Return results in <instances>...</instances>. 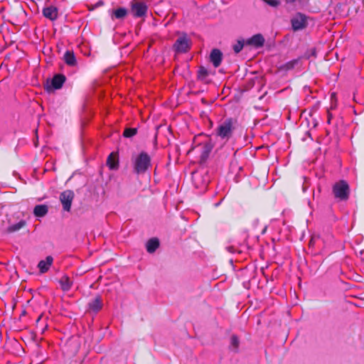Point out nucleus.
Instances as JSON below:
<instances>
[{
  "label": "nucleus",
  "instance_id": "2eb2a0df",
  "mask_svg": "<svg viewBox=\"0 0 364 364\" xmlns=\"http://www.w3.org/2000/svg\"><path fill=\"white\" fill-rule=\"evenodd\" d=\"M48 211V208L46 205H37L33 209V214L36 217H43Z\"/></svg>",
  "mask_w": 364,
  "mask_h": 364
},
{
  "label": "nucleus",
  "instance_id": "a211bd4d",
  "mask_svg": "<svg viewBox=\"0 0 364 364\" xmlns=\"http://www.w3.org/2000/svg\"><path fill=\"white\" fill-rule=\"evenodd\" d=\"M61 289L63 291H68L71 288L72 282L67 275H63L59 280Z\"/></svg>",
  "mask_w": 364,
  "mask_h": 364
},
{
  "label": "nucleus",
  "instance_id": "f3484780",
  "mask_svg": "<svg viewBox=\"0 0 364 364\" xmlns=\"http://www.w3.org/2000/svg\"><path fill=\"white\" fill-rule=\"evenodd\" d=\"M159 246V241L157 238H151L146 242V250L149 253H153Z\"/></svg>",
  "mask_w": 364,
  "mask_h": 364
},
{
  "label": "nucleus",
  "instance_id": "6e6552de",
  "mask_svg": "<svg viewBox=\"0 0 364 364\" xmlns=\"http://www.w3.org/2000/svg\"><path fill=\"white\" fill-rule=\"evenodd\" d=\"M264 42V38L260 33L255 34L245 41L246 46H249L255 48L262 47Z\"/></svg>",
  "mask_w": 364,
  "mask_h": 364
},
{
  "label": "nucleus",
  "instance_id": "5701e85b",
  "mask_svg": "<svg viewBox=\"0 0 364 364\" xmlns=\"http://www.w3.org/2000/svg\"><path fill=\"white\" fill-rule=\"evenodd\" d=\"M137 133L136 128H127L124 131L123 136L127 138L132 137Z\"/></svg>",
  "mask_w": 364,
  "mask_h": 364
},
{
  "label": "nucleus",
  "instance_id": "4468645a",
  "mask_svg": "<svg viewBox=\"0 0 364 364\" xmlns=\"http://www.w3.org/2000/svg\"><path fill=\"white\" fill-rule=\"evenodd\" d=\"M89 309L94 311H99L102 307V299L100 296H97L95 299L91 301L89 304Z\"/></svg>",
  "mask_w": 364,
  "mask_h": 364
},
{
  "label": "nucleus",
  "instance_id": "cd10ccee",
  "mask_svg": "<svg viewBox=\"0 0 364 364\" xmlns=\"http://www.w3.org/2000/svg\"><path fill=\"white\" fill-rule=\"evenodd\" d=\"M103 4V2L102 1H100L98 3H97V5H102Z\"/></svg>",
  "mask_w": 364,
  "mask_h": 364
},
{
  "label": "nucleus",
  "instance_id": "aec40b11",
  "mask_svg": "<svg viewBox=\"0 0 364 364\" xmlns=\"http://www.w3.org/2000/svg\"><path fill=\"white\" fill-rule=\"evenodd\" d=\"M26 225V221L23 220H20L16 224L11 225L8 227L7 231L9 232H14L19 230Z\"/></svg>",
  "mask_w": 364,
  "mask_h": 364
},
{
  "label": "nucleus",
  "instance_id": "412c9836",
  "mask_svg": "<svg viewBox=\"0 0 364 364\" xmlns=\"http://www.w3.org/2000/svg\"><path fill=\"white\" fill-rule=\"evenodd\" d=\"M246 46L245 41L239 40L233 46V50L236 53H240L243 47Z\"/></svg>",
  "mask_w": 364,
  "mask_h": 364
},
{
  "label": "nucleus",
  "instance_id": "1a4fd4ad",
  "mask_svg": "<svg viewBox=\"0 0 364 364\" xmlns=\"http://www.w3.org/2000/svg\"><path fill=\"white\" fill-rule=\"evenodd\" d=\"M43 14L50 21H54L58 18V9L53 6H47L43 9Z\"/></svg>",
  "mask_w": 364,
  "mask_h": 364
},
{
  "label": "nucleus",
  "instance_id": "b1692460",
  "mask_svg": "<svg viewBox=\"0 0 364 364\" xmlns=\"http://www.w3.org/2000/svg\"><path fill=\"white\" fill-rule=\"evenodd\" d=\"M230 344L233 350H236L237 349L239 346V339L236 336L233 335L231 336Z\"/></svg>",
  "mask_w": 364,
  "mask_h": 364
},
{
  "label": "nucleus",
  "instance_id": "9d476101",
  "mask_svg": "<svg viewBox=\"0 0 364 364\" xmlns=\"http://www.w3.org/2000/svg\"><path fill=\"white\" fill-rule=\"evenodd\" d=\"M223 54L218 49H213L210 55V59L215 68H218L222 61Z\"/></svg>",
  "mask_w": 364,
  "mask_h": 364
},
{
  "label": "nucleus",
  "instance_id": "f8f14e48",
  "mask_svg": "<svg viewBox=\"0 0 364 364\" xmlns=\"http://www.w3.org/2000/svg\"><path fill=\"white\" fill-rule=\"evenodd\" d=\"M53 259L51 256H47L45 260L39 262L38 267L41 273L46 272L53 263Z\"/></svg>",
  "mask_w": 364,
  "mask_h": 364
},
{
  "label": "nucleus",
  "instance_id": "20e7f679",
  "mask_svg": "<svg viewBox=\"0 0 364 364\" xmlns=\"http://www.w3.org/2000/svg\"><path fill=\"white\" fill-rule=\"evenodd\" d=\"M148 11L146 3L140 1H132L130 3V13L134 18L144 17Z\"/></svg>",
  "mask_w": 364,
  "mask_h": 364
},
{
  "label": "nucleus",
  "instance_id": "0eeeda50",
  "mask_svg": "<svg viewBox=\"0 0 364 364\" xmlns=\"http://www.w3.org/2000/svg\"><path fill=\"white\" fill-rule=\"evenodd\" d=\"M74 198V193L70 190H67L61 193L60 200L63 205V210L69 212L70 210L72 202Z\"/></svg>",
  "mask_w": 364,
  "mask_h": 364
},
{
  "label": "nucleus",
  "instance_id": "dca6fc26",
  "mask_svg": "<svg viewBox=\"0 0 364 364\" xmlns=\"http://www.w3.org/2000/svg\"><path fill=\"white\" fill-rule=\"evenodd\" d=\"M64 60L68 65L75 66L77 63L75 56L73 52L68 50L64 54Z\"/></svg>",
  "mask_w": 364,
  "mask_h": 364
},
{
  "label": "nucleus",
  "instance_id": "f257e3e1",
  "mask_svg": "<svg viewBox=\"0 0 364 364\" xmlns=\"http://www.w3.org/2000/svg\"><path fill=\"white\" fill-rule=\"evenodd\" d=\"M237 122L232 118H227L221 122L215 129L216 135L220 139L228 141L233 134L234 131L236 129Z\"/></svg>",
  "mask_w": 364,
  "mask_h": 364
},
{
  "label": "nucleus",
  "instance_id": "423d86ee",
  "mask_svg": "<svg viewBox=\"0 0 364 364\" xmlns=\"http://www.w3.org/2000/svg\"><path fill=\"white\" fill-rule=\"evenodd\" d=\"M291 26L294 31H299L304 28L307 25V18L304 14L297 13L291 20Z\"/></svg>",
  "mask_w": 364,
  "mask_h": 364
},
{
  "label": "nucleus",
  "instance_id": "4be33fe9",
  "mask_svg": "<svg viewBox=\"0 0 364 364\" xmlns=\"http://www.w3.org/2000/svg\"><path fill=\"white\" fill-rule=\"evenodd\" d=\"M309 0H285L287 4H295L296 6L303 7L308 4Z\"/></svg>",
  "mask_w": 364,
  "mask_h": 364
},
{
  "label": "nucleus",
  "instance_id": "9b49d317",
  "mask_svg": "<svg viewBox=\"0 0 364 364\" xmlns=\"http://www.w3.org/2000/svg\"><path fill=\"white\" fill-rule=\"evenodd\" d=\"M107 165L111 170H116L119 167V160L117 155L114 153H111L107 159Z\"/></svg>",
  "mask_w": 364,
  "mask_h": 364
},
{
  "label": "nucleus",
  "instance_id": "bb28decb",
  "mask_svg": "<svg viewBox=\"0 0 364 364\" xmlns=\"http://www.w3.org/2000/svg\"><path fill=\"white\" fill-rule=\"evenodd\" d=\"M331 114L328 113V122L330 123V120H331Z\"/></svg>",
  "mask_w": 364,
  "mask_h": 364
},
{
  "label": "nucleus",
  "instance_id": "6ab92c4d",
  "mask_svg": "<svg viewBox=\"0 0 364 364\" xmlns=\"http://www.w3.org/2000/svg\"><path fill=\"white\" fill-rule=\"evenodd\" d=\"M128 11L127 9L120 7L112 11V17L117 19L124 18L127 15Z\"/></svg>",
  "mask_w": 364,
  "mask_h": 364
},
{
  "label": "nucleus",
  "instance_id": "a878e982",
  "mask_svg": "<svg viewBox=\"0 0 364 364\" xmlns=\"http://www.w3.org/2000/svg\"><path fill=\"white\" fill-rule=\"evenodd\" d=\"M287 68H288V69H289V68H293V66H294V63H293V62L288 63L287 64Z\"/></svg>",
  "mask_w": 364,
  "mask_h": 364
},
{
  "label": "nucleus",
  "instance_id": "393cba45",
  "mask_svg": "<svg viewBox=\"0 0 364 364\" xmlns=\"http://www.w3.org/2000/svg\"><path fill=\"white\" fill-rule=\"evenodd\" d=\"M207 75H208L207 70L203 67L200 68L198 70V77H205Z\"/></svg>",
  "mask_w": 364,
  "mask_h": 364
},
{
  "label": "nucleus",
  "instance_id": "7ed1b4c3",
  "mask_svg": "<svg viewBox=\"0 0 364 364\" xmlns=\"http://www.w3.org/2000/svg\"><path fill=\"white\" fill-rule=\"evenodd\" d=\"M333 192L336 198L346 200L349 196V186L346 181L342 180L334 184Z\"/></svg>",
  "mask_w": 364,
  "mask_h": 364
},
{
  "label": "nucleus",
  "instance_id": "ddd939ff",
  "mask_svg": "<svg viewBox=\"0 0 364 364\" xmlns=\"http://www.w3.org/2000/svg\"><path fill=\"white\" fill-rule=\"evenodd\" d=\"M65 81V77L63 75H55L51 80V85L55 90L60 89L63 86Z\"/></svg>",
  "mask_w": 364,
  "mask_h": 364
},
{
  "label": "nucleus",
  "instance_id": "39448f33",
  "mask_svg": "<svg viewBox=\"0 0 364 364\" xmlns=\"http://www.w3.org/2000/svg\"><path fill=\"white\" fill-rule=\"evenodd\" d=\"M173 46L178 53H186L190 49L191 41L183 34L176 41Z\"/></svg>",
  "mask_w": 364,
  "mask_h": 364
},
{
  "label": "nucleus",
  "instance_id": "f03ea898",
  "mask_svg": "<svg viewBox=\"0 0 364 364\" xmlns=\"http://www.w3.org/2000/svg\"><path fill=\"white\" fill-rule=\"evenodd\" d=\"M134 171L137 174L144 173L151 166V157L145 151H141L132 159Z\"/></svg>",
  "mask_w": 364,
  "mask_h": 364
}]
</instances>
